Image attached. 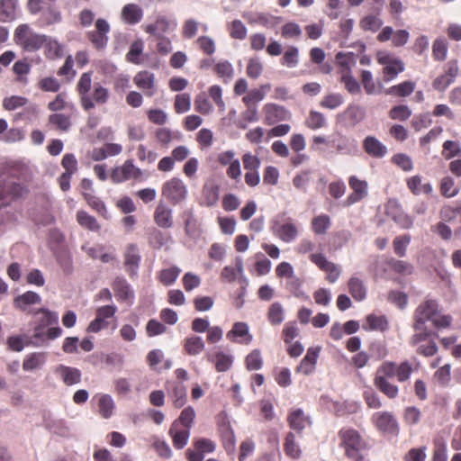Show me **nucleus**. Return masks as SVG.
Returning a JSON list of instances; mask_svg holds the SVG:
<instances>
[{"label":"nucleus","instance_id":"obj_33","mask_svg":"<svg viewBox=\"0 0 461 461\" xmlns=\"http://www.w3.org/2000/svg\"><path fill=\"white\" fill-rule=\"evenodd\" d=\"M41 301V296L32 291H28L22 295L17 296L14 300V306L26 313H31L28 307L32 304L40 303Z\"/></svg>","mask_w":461,"mask_h":461},{"label":"nucleus","instance_id":"obj_60","mask_svg":"<svg viewBox=\"0 0 461 461\" xmlns=\"http://www.w3.org/2000/svg\"><path fill=\"white\" fill-rule=\"evenodd\" d=\"M411 113L408 105L398 104L390 109L388 115L392 120L405 122L411 116Z\"/></svg>","mask_w":461,"mask_h":461},{"label":"nucleus","instance_id":"obj_61","mask_svg":"<svg viewBox=\"0 0 461 461\" xmlns=\"http://www.w3.org/2000/svg\"><path fill=\"white\" fill-rule=\"evenodd\" d=\"M181 270L177 267L162 269L158 273V280L166 286L173 285L178 277Z\"/></svg>","mask_w":461,"mask_h":461},{"label":"nucleus","instance_id":"obj_36","mask_svg":"<svg viewBox=\"0 0 461 461\" xmlns=\"http://www.w3.org/2000/svg\"><path fill=\"white\" fill-rule=\"evenodd\" d=\"M406 185L408 189L414 194L419 195L421 193L425 194H430L433 191L430 183L422 184V178L420 176H412L406 179Z\"/></svg>","mask_w":461,"mask_h":461},{"label":"nucleus","instance_id":"obj_37","mask_svg":"<svg viewBox=\"0 0 461 461\" xmlns=\"http://www.w3.org/2000/svg\"><path fill=\"white\" fill-rule=\"evenodd\" d=\"M143 16L142 9L136 4H127L122 7V17L129 24L140 23Z\"/></svg>","mask_w":461,"mask_h":461},{"label":"nucleus","instance_id":"obj_27","mask_svg":"<svg viewBox=\"0 0 461 461\" xmlns=\"http://www.w3.org/2000/svg\"><path fill=\"white\" fill-rule=\"evenodd\" d=\"M285 455L291 460H299L303 456V449L296 439L295 434L289 431L285 434L283 443Z\"/></svg>","mask_w":461,"mask_h":461},{"label":"nucleus","instance_id":"obj_21","mask_svg":"<svg viewBox=\"0 0 461 461\" xmlns=\"http://www.w3.org/2000/svg\"><path fill=\"white\" fill-rule=\"evenodd\" d=\"M133 82L136 86L140 89L146 96L151 97L156 93L155 75L148 70L138 72Z\"/></svg>","mask_w":461,"mask_h":461},{"label":"nucleus","instance_id":"obj_49","mask_svg":"<svg viewBox=\"0 0 461 461\" xmlns=\"http://www.w3.org/2000/svg\"><path fill=\"white\" fill-rule=\"evenodd\" d=\"M49 124L60 131H68L71 127V120L68 115L55 113L49 116Z\"/></svg>","mask_w":461,"mask_h":461},{"label":"nucleus","instance_id":"obj_62","mask_svg":"<svg viewBox=\"0 0 461 461\" xmlns=\"http://www.w3.org/2000/svg\"><path fill=\"white\" fill-rule=\"evenodd\" d=\"M387 266L390 267L397 274L401 275H411L413 271L411 264L403 260H397L395 258H390L386 260Z\"/></svg>","mask_w":461,"mask_h":461},{"label":"nucleus","instance_id":"obj_29","mask_svg":"<svg viewBox=\"0 0 461 461\" xmlns=\"http://www.w3.org/2000/svg\"><path fill=\"white\" fill-rule=\"evenodd\" d=\"M207 360L214 365L217 372L222 373L228 371L233 364V357L221 350L207 354Z\"/></svg>","mask_w":461,"mask_h":461},{"label":"nucleus","instance_id":"obj_54","mask_svg":"<svg viewBox=\"0 0 461 461\" xmlns=\"http://www.w3.org/2000/svg\"><path fill=\"white\" fill-rule=\"evenodd\" d=\"M114 402L109 394H102L98 399V410L104 419H109L114 410Z\"/></svg>","mask_w":461,"mask_h":461},{"label":"nucleus","instance_id":"obj_6","mask_svg":"<svg viewBox=\"0 0 461 461\" xmlns=\"http://www.w3.org/2000/svg\"><path fill=\"white\" fill-rule=\"evenodd\" d=\"M14 41L25 51H36L46 41V36L35 32L28 24L19 25L14 35Z\"/></svg>","mask_w":461,"mask_h":461},{"label":"nucleus","instance_id":"obj_3","mask_svg":"<svg viewBox=\"0 0 461 461\" xmlns=\"http://www.w3.org/2000/svg\"><path fill=\"white\" fill-rule=\"evenodd\" d=\"M58 313L41 308L35 312V325L32 338L36 339L35 345L53 340L62 335V329L58 326Z\"/></svg>","mask_w":461,"mask_h":461},{"label":"nucleus","instance_id":"obj_59","mask_svg":"<svg viewBox=\"0 0 461 461\" xmlns=\"http://www.w3.org/2000/svg\"><path fill=\"white\" fill-rule=\"evenodd\" d=\"M344 98L341 94L331 93L323 96L320 102V106L324 109L334 110L342 105Z\"/></svg>","mask_w":461,"mask_h":461},{"label":"nucleus","instance_id":"obj_46","mask_svg":"<svg viewBox=\"0 0 461 461\" xmlns=\"http://www.w3.org/2000/svg\"><path fill=\"white\" fill-rule=\"evenodd\" d=\"M43 46L44 53L47 59L54 60L60 59L63 56V45L57 40L46 39Z\"/></svg>","mask_w":461,"mask_h":461},{"label":"nucleus","instance_id":"obj_17","mask_svg":"<svg viewBox=\"0 0 461 461\" xmlns=\"http://www.w3.org/2000/svg\"><path fill=\"white\" fill-rule=\"evenodd\" d=\"M348 185L352 193L345 201L346 206L355 204L368 195V184L366 180H361L356 176H351L348 178Z\"/></svg>","mask_w":461,"mask_h":461},{"label":"nucleus","instance_id":"obj_38","mask_svg":"<svg viewBox=\"0 0 461 461\" xmlns=\"http://www.w3.org/2000/svg\"><path fill=\"white\" fill-rule=\"evenodd\" d=\"M348 290L351 296L357 302L366 297V287L364 281L357 276H351L348 282Z\"/></svg>","mask_w":461,"mask_h":461},{"label":"nucleus","instance_id":"obj_42","mask_svg":"<svg viewBox=\"0 0 461 461\" xmlns=\"http://www.w3.org/2000/svg\"><path fill=\"white\" fill-rule=\"evenodd\" d=\"M267 318L273 326L280 325L285 320V309L281 303L275 302L267 309Z\"/></svg>","mask_w":461,"mask_h":461},{"label":"nucleus","instance_id":"obj_57","mask_svg":"<svg viewBox=\"0 0 461 461\" xmlns=\"http://www.w3.org/2000/svg\"><path fill=\"white\" fill-rule=\"evenodd\" d=\"M305 125L311 130H318L326 125V118L323 113L311 110L305 120Z\"/></svg>","mask_w":461,"mask_h":461},{"label":"nucleus","instance_id":"obj_8","mask_svg":"<svg viewBox=\"0 0 461 461\" xmlns=\"http://www.w3.org/2000/svg\"><path fill=\"white\" fill-rule=\"evenodd\" d=\"M161 193L169 203L176 205L186 199L188 191L181 178L172 177L162 185Z\"/></svg>","mask_w":461,"mask_h":461},{"label":"nucleus","instance_id":"obj_52","mask_svg":"<svg viewBox=\"0 0 461 461\" xmlns=\"http://www.w3.org/2000/svg\"><path fill=\"white\" fill-rule=\"evenodd\" d=\"M270 87L269 84H266L262 85L260 88L249 91L247 95L243 96L242 102L245 105L254 106V104H257L265 98V90H269Z\"/></svg>","mask_w":461,"mask_h":461},{"label":"nucleus","instance_id":"obj_24","mask_svg":"<svg viewBox=\"0 0 461 461\" xmlns=\"http://www.w3.org/2000/svg\"><path fill=\"white\" fill-rule=\"evenodd\" d=\"M345 58H348V56L343 54L342 52H339L336 55V59L338 60V62L348 69V71L343 73V75L341 76V82L344 84L345 88L350 94H358L361 91L360 85L357 82V80L351 75L348 62L343 59Z\"/></svg>","mask_w":461,"mask_h":461},{"label":"nucleus","instance_id":"obj_15","mask_svg":"<svg viewBox=\"0 0 461 461\" xmlns=\"http://www.w3.org/2000/svg\"><path fill=\"white\" fill-rule=\"evenodd\" d=\"M310 260L315 264L321 270L327 274V280L330 283H335L341 274L340 267L329 261L326 257L321 253H312L309 257Z\"/></svg>","mask_w":461,"mask_h":461},{"label":"nucleus","instance_id":"obj_47","mask_svg":"<svg viewBox=\"0 0 461 461\" xmlns=\"http://www.w3.org/2000/svg\"><path fill=\"white\" fill-rule=\"evenodd\" d=\"M46 361V353L44 352H34L28 355L23 363V368L24 371H32L39 368Z\"/></svg>","mask_w":461,"mask_h":461},{"label":"nucleus","instance_id":"obj_56","mask_svg":"<svg viewBox=\"0 0 461 461\" xmlns=\"http://www.w3.org/2000/svg\"><path fill=\"white\" fill-rule=\"evenodd\" d=\"M143 41L140 40H137L133 41L131 46L128 53L126 54V59L128 62L139 65L141 63L140 56L143 51Z\"/></svg>","mask_w":461,"mask_h":461},{"label":"nucleus","instance_id":"obj_53","mask_svg":"<svg viewBox=\"0 0 461 461\" xmlns=\"http://www.w3.org/2000/svg\"><path fill=\"white\" fill-rule=\"evenodd\" d=\"M16 1L0 0V21L9 22L15 18Z\"/></svg>","mask_w":461,"mask_h":461},{"label":"nucleus","instance_id":"obj_26","mask_svg":"<svg viewBox=\"0 0 461 461\" xmlns=\"http://www.w3.org/2000/svg\"><path fill=\"white\" fill-rule=\"evenodd\" d=\"M116 299L120 302L132 303L134 293L129 283L122 277H116L112 285Z\"/></svg>","mask_w":461,"mask_h":461},{"label":"nucleus","instance_id":"obj_9","mask_svg":"<svg viewBox=\"0 0 461 461\" xmlns=\"http://www.w3.org/2000/svg\"><path fill=\"white\" fill-rule=\"evenodd\" d=\"M438 312V303L434 299H426L415 310L413 330L428 329L427 321H431Z\"/></svg>","mask_w":461,"mask_h":461},{"label":"nucleus","instance_id":"obj_48","mask_svg":"<svg viewBox=\"0 0 461 461\" xmlns=\"http://www.w3.org/2000/svg\"><path fill=\"white\" fill-rule=\"evenodd\" d=\"M448 51V42L444 38H437L432 43V58L435 61H444Z\"/></svg>","mask_w":461,"mask_h":461},{"label":"nucleus","instance_id":"obj_13","mask_svg":"<svg viewBox=\"0 0 461 461\" xmlns=\"http://www.w3.org/2000/svg\"><path fill=\"white\" fill-rule=\"evenodd\" d=\"M110 97L109 91L106 87L103 86L100 83H95L92 93L86 95L87 100L82 98L80 100L81 107L85 111H90L95 107V105L105 104Z\"/></svg>","mask_w":461,"mask_h":461},{"label":"nucleus","instance_id":"obj_51","mask_svg":"<svg viewBox=\"0 0 461 461\" xmlns=\"http://www.w3.org/2000/svg\"><path fill=\"white\" fill-rule=\"evenodd\" d=\"M77 221L82 228L88 230L98 231L100 230V225L96 219L85 211L80 210L77 212Z\"/></svg>","mask_w":461,"mask_h":461},{"label":"nucleus","instance_id":"obj_45","mask_svg":"<svg viewBox=\"0 0 461 461\" xmlns=\"http://www.w3.org/2000/svg\"><path fill=\"white\" fill-rule=\"evenodd\" d=\"M415 86L412 81H404L389 87L385 93L398 97H406L414 91Z\"/></svg>","mask_w":461,"mask_h":461},{"label":"nucleus","instance_id":"obj_31","mask_svg":"<svg viewBox=\"0 0 461 461\" xmlns=\"http://www.w3.org/2000/svg\"><path fill=\"white\" fill-rule=\"evenodd\" d=\"M168 397L176 409L182 408L187 400L186 387L180 382H174L168 389Z\"/></svg>","mask_w":461,"mask_h":461},{"label":"nucleus","instance_id":"obj_7","mask_svg":"<svg viewBox=\"0 0 461 461\" xmlns=\"http://www.w3.org/2000/svg\"><path fill=\"white\" fill-rule=\"evenodd\" d=\"M377 62L383 66V79L389 82L404 71L403 61L386 51H378L376 54Z\"/></svg>","mask_w":461,"mask_h":461},{"label":"nucleus","instance_id":"obj_34","mask_svg":"<svg viewBox=\"0 0 461 461\" xmlns=\"http://www.w3.org/2000/svg\"><path fill=\"white\" fill-rule=\"evenodd\" d=\"M56 373L61 376L64 384L68 386L78 384L81 381V372L76 367L59 365L56 368Z\"/></svg>","mask_w":461,"mask_h":461},{"label":"nucleus","instance_id":"obj_55","mask_svg":"<svg viewBox=\"0 0 461 461\" xmlns=\"http://www.w3.org/2000/svg\"><path fill=\"white\" fill-rule=\"evenodd\" d=\"M230 36L232 39L243 41L247 37L248 30L240 20H233L227 24Z\"/></svg>","mask_w":461,"mask_h":461},{"label":"nucleus","instance_id":"obj_64","mask_svg":"<svg viewBox=\"0 0 461 461\" xmlns=\"http://www.w3.org/2000/svg\"><path fill=\"white\" fill-rule=\"evenodd\" d=\"M432 461H447V444L443 438L433 440Z\"/></svg>","mask_w":461,"mask_h":461},{"label":"nucleus","instance_id":"obj_19","mask_svg":"<svg viewBox=\"0 0 461 461\" xmlns=\"http://www.w3.org/2000/svg\"><path fill=\"white\" fill-rule=\"evenodd\" d=\"M226 338L233 343L241 345H249L253 340L248 323L243 321L235 322L227 332Z\"/></svg>","mask_w":461,"mask_h":461},{"label":"nucleus","instance_id":"obj_35","mask_svg":"<svg viewBox=\"0 0 461 461\" xmlns=\"http://www.w3.org/2000/svg\"><path fill=\"white\" fill-rule=\"evenodd\" d=\"M171 29V22L166 16H158L155 23L144 26V31L155 37L163 36Z\"/></svg>","mask_w":461,"mask_h":461},{"label":"nucleus","instance_id":"obj_20","mask_svg":"<svg viewBox=\"0 0 461 461\" xmlns=\"http://www.w3.org/2000/svg\"><path fill=\"white\" fill-rule=\"evenodd\" d=\"M386 215L392 219L400 228L410 229L413 225V220L402 209L397 202H389L386 205Z\"/></svg>","mask_w":461,"mask_h":461},{"label":"nucleus","instance_id":"obj_30","mask_svg":"<svg viewBox=\"0 0 461 461\" xmlns=\"http://www.w3.org/2000/svg\"><path fill=\"white\" fill-rule=\"evenodd\" d=\"M319 353V348H309L306 355L297 366L296 371L305 375L312 374L315 369Z\"/></svg>","mask_w":461,"mask_h":461},{"label":"nucleus","instance_id":"obj_28","mask_svg":"<svg viewBox=\"0 0 461 461\" xmlns=\"http://www.w3.org/2000/svg\"><path fill=\"white\" fill-rule=\"evenodd\" d=\"M155 223L163 229H169L173 226L172 209L166 203L160 202L154 211Z\"/></svg>","mask_w":461,"mask_h":461},{"label":"nucleus","instance_id":"obj_58","mask_svg":"<svg viewBox=\"0 0 461 461\" xmlns=\"http://www.w3.org/2000/svg\"><path fill=\"white\" fill-rule=\"evenodd\" d=\"M439 190L441 195L447 198L456 196L459 192V189L455 185V180L448 176H444L440 180Z\"/></svg>","mask_w":461,"mask_h":461},{"label":"nucleus","instance_id":"obj_43","mask_svg":"<svg viewBox=\"0 0 461 461\" xmlns=\"http://www.w3.org/2000/svg\"><path fill=\"white\" fill-rule=\"evenodd\" d=\"M219 200V189L214 185H204L202 190L200 205L212 207L214 206Z\"/></svg>","mask_w":461,"mask_h":461},{"label":"nucleus","instance_id":"obj_40","mask_svg":"<svg viewBox=\"0 0 461 461\" xmlns=\"http://www.w3.org/2000/svg\"><path fill=\"white\" fill-rule=\"evenodd\" d=\"M205 344L201 337L191 336L184 339L183 348L186 355L196 356L202 353Z\"/></svg>","mask_w":461,"mask_h":461},{"label":"nucleus","instance_id":"obj_41","mask_svg":"<svg viewBox=\"0 0 461 461\" xmlns=\"http://www.w3.org/2000/svg\"><path fill=\"white\" fill-rule=\"evenodd\" d=\"M330 226L331 219L325 213L313 217L311 221V229L315 235H325Z\"/></svg>","mask_w":461,"mask_h":461},{"label":"nucleus","instance_id":"obj_23","mask_svg":"<svg viewBox=\"0 0 461 461\" xmlns=\"http://www.w3.org/2000/svg\"><path fill=\"white\" fill-rule=\"evenodd\" d=\"M123 257L124 267L129 276L131 277L136 276L141 259L137 245H128L124 251Z\"/></svg>","mask_w":461,"mask_h":461},{"label":"nucleus","instance_id":"obj_63","mask_svg":"<svg viewBox=\"0 0 461 461\" xmlns=\"http://www.w3.org/2000/svg\"><path fill=\"white\" fill-rule=\"evenodd\" d=\"M194 44L207 56H212L216 50L215 41L209 36L198 37Z\"/></svg>","mask_w":461,"mask_h":461},{"label":"nucleus","instance_id":"obj_1","mask_svg":"<svg viewBox=\"0 0 461 461\" xmlns=\"http://www.w3.org/2000/svg\"><path fill=\"white\" fill-rule=\"evenodd\" d=\"M415 368L409 360L395 363L393 361L383 362L376 369L374 377V385L389 399H395L399 395V387L391 380L396 378L399 383L407 382Z\"/></svg>","mask_w":461,"mask_h":461},{"label":"nucleus","instance_id":"obj_50","mask_svg":"<svg viewBox=\"0 0 461 461\" xmlns=\"http://www.w3.org/2000/svg\"><path fill=\"white\" fill-rule=\"evenodd\" d=\"M92 76H93L92 71L85 72L80 76V77L77 83V86H76V89H77V92L79 96V101L82 98H85L86 100L88 99V98H86V95L90 92V89H91Z\"/></svg>","mask_w":461,"mask_h":461},{"label":"nucleus","instance_id":"obj_5","mask_svg":"<svg viewBox=\"0 0 461 461\" xmlns=\"http://www.w3.org/2000/svg\"><path fill=\"white\" fill-rule=\"evenodd\" d=\"M414 333L409 339L410 346L416 348V353L424 357H430L438 353V348L431 338L438 334L428 329L413 330Z\"/></svg>","mask_w":461,"mask_h":461},{"label":"nucleus","instance_id":"obj_18","mask_svg":"<svg viewBox=\"0 0 461 461\" xmlns=\"http://www.w3.org/2000/svg\"><path fill=\"white\" fill-rule=\"evenodd\" d=\"M264 123L274 125L279 122L289 120L291 113L282 105L268 103L263 107Z\"/></svg>","mask_w":461,"mask_h":461},{"label":"nucleus","instance_id":"obj_2","mask_svg":"<svg viewBox=\"0 0 461 461\" xmlns=\"http://www.w3.org/2000/svg\"><path fill=\"white\" fill-rule=\"evenodd\" d=\"M338 438L339 447L343 449L345 457L349 461H369L372 446L358 430L343 427L338 432Z\"/></svg>","mask_w":461,"mask_h":461},{"label":"nucleus","instance_id":"obj_12","mask_svg":"<svg viewBox=\"0 0 461 461\" xmlns=\"http://www.w3.org/2000/svg\"><path fill=\"white\" fill-rule=\"evenodd\" d=\"M142 174L141 169L134 165L132 159H127L122 166L112 170L110 177L113 183L120 184L131 179L139 180Z\"/></svg>","mask_w":461,"mask_h":461},{"label":"nucleus","instance_id":"obj_10","mask_svg":"<svg viewBox=\"0 0 461 461\" xmlns=\"http://www.w3.org/2000/svg\"><path fill=\"white\" fill-rule=\"evenodd\" d=\"M110 31L111 27L108 22L104 18H98L95 22V30L88 31L86 36L94 49L99 51L107 47Z\"/></svg>","mask_w":461,"mask_h":461},{"label":"nucleus","instance_id":"obj_4","mask_svg":"<svg viewBox=\"0 0 461 461\" xmlns=\"http://www.w3.org/2000/svg\"><path fill=\"white\" fill-rule=\"evenodd\" d=\"M26 8L31 14L38 15L41 26L54 25L63 20L58 0H27Z\"/></svg>","mask_w":461,"mask_h":461},{"label":"nucleus","instance_id":"obj_32","mask_svg":"<svg viewBox=\"0 0 461 461\" xmlns=\"http://www.w3.org/2000/svg\"><path fill=\"white\" fill-rule=\"evenodd\" d=\"M243 260L238 257L235 258L234 266H226L221 272V280L227 283H233L239 276H243Z\"/></svg>","mask_w":461,"mask_h":461},{"label":"nucleus","instance_id":"obj_44","mask_svg":"<svg viewBox=\"0 0 461 461\" xmlns=\"http://www.w3.org/2000/svg\"><path fill=\"white\" fill-rule=\"evenodd\" d=\"M276 235L285 242H291L298 235V230L294 223L287 222L275 230Z\"/></svg>","mask_w":461,"mask_h":461},{"label":"nucleus","instance_id":"obj_11","mask_svg":"<svg viewBox=\"0 0 461 461\" xmlns=\"http://www.w3.org/2000/svg\"><path fill=\"white\" fill-rule=\"evenodd\" d=\"M28 193L27 188L14 181L0 182V209Z\"/></svg>","mask_w":461,"mask_h":461},{"label":"nucleus","instance_id":"obj_25","mask_svg":"<svg viewBox=\"0 0 461 461\" xmlns=\"http://www.w3.org/2000/svg\"><path fill=\"white\" fill-rule=\"evenodd\" d=\"M362 147L368 156L375 158H382L387 154V147L375 136H366Z\"/></svg>","mask_w":461,"mask_h":461},{"label":"nucleus","instance_id":"obj_22","mask_svg":"<svg viewBox=\"0 0 461 461\" xmlns=\"http://www.w3.org/2000/svg\"><path fill=\"white\" fill-rule=\"evenodd\" d=\"M286 420L290 429L297 434L302 433L306 427H310L312 424L310 417L300 408L291 410Z\"/></svg>","mask_w":461,"mask_h":461},{"label":"nucleus","instance_id":"obj_14","mask_svg":"<svg viewBox=\"0 0 461 461\" xmlns=\"http://www.w3.org/2000/svg\"><path fill=\"white\" fill-rule=\"evenodd\" d=\"M194 449L188 448L185 451V456L188 461H203L205 454H210L215 451V443L205 438H194Z\"/></svg>","mask_w":461,"mask_h":461},{"label":"nucleus","instance_id":"obj_39","mask_svg":"<svg viewBox=\"0 0 461 461\" xmlns=\"http://www.w3.org/2000/svg\"><path fill=\"white\" fill-rule=\"evenodd\" d=\"M169 436L172 438L173 446L176 449H182L187 444L190 431L189 429H178L176 426V421L172 423V426L168 431Z\"/></svg>","mask_w":461,"mask_h":461},{"label":"nucleus","instance_id":"obj_16","mask_svg":"<svg viewBox=\"0 0 461 461\" xmlns=\"http://www.w3.org/2000/svg\"><path fill=\"white\" fill-rule=\"evenodd\" d=\"M372 420L378 430L390 435H398L399 425L392 413L388 411L375 412Z\"/></svg>","mask_w":461,"mask_h":461}]
</instances>
